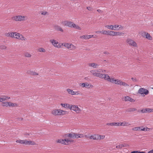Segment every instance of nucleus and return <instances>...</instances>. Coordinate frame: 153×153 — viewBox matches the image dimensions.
Masks as SVG:
<instances>
[{
	"label": "nucleus",
	"mask_w": 153,
	"mask_h": 153,
	"mask_svg": "<svg viewBox=\"0 0 153 153\" xmlns=\"http://www.w3.org/2000/svg\"><path fill=\"white\" fill-rule=\"evenodd\" d=\"M23 144L28 145H34L35 144L34 142L27 140H24Z\"/></svg>",
	"instance_id": "nucleus-13"
},
{
	"label": "nucleus",
	"mask_w": 153,
	"mask_h": 153,
	"mask_svg": "<svg viewBox=\"0 0 153 153\" xmlns=\"http://www.w3.org/2000/svg\"><path fill=\"white\" fill-rule=\"evenodd\" d=\"M138 93L141 94L147 95L149 93L148 90L144 88H140L138 91Z\"/></svg>",
	"instance_id": "nucleus-5"
},
{
	"label": "nucleus",
	"mask_w": 153,
	"mask_h": 153,
	"mask_svg": "<svg viewBox=\"0 0 153 153\" xmlns=\"http://www.w3.org/2000/svg\"><path fill=\"white\" fill-rule=\"evenodd\" d=\"M88 36L89 35H83L80 36V38H82L85 39H88L90 38V37H88Z\"/></svg>",
	"instance_id": "nucleus-28"
},
{
	"label": "nucleus",
	"mask_w": 153,
	"mask_h": 153,
	"mask_svg": "<svg viewBox=\"0 0 153 153\" xmlns=\"http://www.w3.org/2000/svg\"><path fill=\"white\" fill-rule=\"evenodd\" d=\"M20 35H21V34H19L18 33L16 32L14 38L17 39H19V37H20Z\"/></svg>",
	"instance_id": "nucleus-35"
},
{
	"label": "nucleus",
	"mask_w": 153,
	"mask_h": 153,
	"mask_svg": "<svg viewBox=\"0 0 153 153\" xmlns=\"http://www.w3.org/2000/svg\"><path fill=\"white\" fill-rule=\"evenodd\" d=\"M54 27L56 30L58 31H60L61 32H63V30L62 29V28L59 26L56 25Z\"/></svg>",
	"instance_id": "nucleus-19"
},
{
	"label": "nucleus",
	"mask_w": 153,
	"mask_h": 153,
	"mask_svg": "<svg viewBox=\"0 0 153 153\" xmlns=\"http://www.w3.org/2000/svg\"><path fill=\"white\" fill-rule=\"evenodd\" d=\"M126 42L130 46L134 47H137V44L136 42L131 39L128 38L126 40Z\"/></svg>",
	"instance_id": "nucleus-4"
},
{
	"label": "nucleus",
	"mask_w": 153,
	"mask_h": 153,
	"mask_svg": "<svg viewBox=\"0 0 153 153\" xmlns=\"http://www.w3.org/2000/svg\"><path fill=\"white\" fill-rule=\"evenodd\" d=\"M145 38L147 39L150 40H151L152 39V37L150 36V35L148 33H147V34H146V37Z\"/></svg>",
	"instance_id": "nucleus-32"
},
{
	"label": "nucleus",
	"mask_w": 153,
	"mask_h": 153,
	"mask_svg": "<svg viewBox=\"0 0 153 153\" xmlns=\"http://www.w3.org/2000/svg\"><path fill=\"white\" fill-rule=\"evenodd\" d=\"M123 147V145L122 144H120L118 145L117 146H116V148L117 149H120V148H122Z\"/></svg>",
	"instance_id": "nucleus-48"
},
{
	"label": "nucleus",
	"mask_w": 153,
	"mask_h": 153,
	"mask_svg": "<svg viewBox=\"0 0 153 153\" xmlns=\"http://www.w3.org/2000/svg\"><path fill=\"white\" fill-rule=\"evenodd\" d=\"M20 37H19V39H21L22 40H25V38L21 34L20 35Z\"/></svg>",
	"instance_id": "nucleus-43"
},
{
	"label": "nucleus",
	"mask_w": 153,
	"mask_h": 153,
	"mask_svg": "<svg viewBox=\"0 0 153 153\" xmlns=\"http://www.w3.org/2000/svg\"><path fill=\"white\" fill-rule=\"evenodd\" d=\"M67 91L68 92V94H70L71 95H75L76 93H75V91H74L68 88L67 89Z\"/></svg>",
	"instance_id": "nucleus-21"
},
{
	"label": "nucleus",
	"mask_w": 153,
	"mask_h": 153,
	"mask_svg": "<svg viewBox=\"0 0 153 153\" xmlns=\"http://www.w3.org/2000/svg\"><path fill=\"white\" fill-rule=\"evenodd\" d=\"M121 82V81L120 80H118L117 79H115L113 78V80L112 82H111L112 83H115L116 84L120 85L121 84L120 83Z\"/></svg>",
	"instance_id": "nucleus-20"
},
{
	"label": "nucleus",
	"mask_w": 153,
	"mask_h": 153,
	"mask_svg": "<svg viewBox=\"0 0 153 153\" xmlns=\"http://www.w3.org/2000/svg\"><path fill=\"white\" fill-rule=\"evenodd\" d=\"M7 48V47L4 45H2L0 46V49H5Z\"/></svg>",
	"instance_id": "nucleus-46"
},
{
	"label": "nucleus",
	"mask_w": 153,
	"mask_h": 153,
	"mask_svg": "<svg viewBox=\"0 0 153 153\" xmlns=\"http://www.w3.org/2000/svg\"><path fill=\"white\" fill-rule=\"evenodd\" d=\"M25 56L26 57H30L31 56V55L30 53H27L25 54Z\"/></svg>",
	"instance_id": "nucleus-52"
},
{
	"label": "nucleus",
	"mask_w": 153,
	"mask_h": 153,
	"mask_svg": "<svg viewBox=\"0 0 153 153\" xmlns=\"http://www.w3.org/2000/svg\"><path fill=\"white\" fill-rule=\"evenodd\" d=\"M126 111L128 112H133L137 111V109L135 108H128L126 110Z\"/></svg>",
	"instance_id": "nucleus-18"
},
{
	"label": "nucleus",
	"mask_w": 153,
	"mask_h": 153,
	"mask_svg": "<svg viewBox=\"0 0 153 153\" xmlns=\"http://www.w3.org/2000/svg\"><path fill=\"white\" fill-rule=\"evenodd\" d=\"M97 11L98 12L100 13H102V11L101 10H100V9H98L97 10Z\"/></svg>",
	"instance_id": "nucleus-60"
},
{
	"label": "nucleus",
	"mask_w": 153,
	"mask_h": 153,
	"mask_svg": "<svg viewBox=\"0 0 153 153\" xmlns=\"http://www.w3.org/2000/svg\"><path fill=\"white\" fill-rule=\"evenodd\" d=\"M107 125H110V126H113V123H107Z\"/></svg>",
	"instance_id": "nucleus-55"
},
{
	"label": "nucleus",
	"mask_w": 153,
	"mask_h": 153,
	"mask_svg": "<svg viewBox=\"0 0 153 153\" xmlns=\"http://www.w3.org/2000/svg\"><path fill=\"white\" fill-rule=\"evenodd\" d=\"M38 51L39 52H45V50L43 48H40L38 49Z\"/></svg>",
	"instance_id": "nucleus-36"
},
{
	"label": "nucleus",
	"mask_w": 153,
	"mask_h": 153,
	"mask_svg": "<svg viewBox=\"0 0 153 153\" xmlns=\"http://www.w3.org/2000/svg\"><path fill=\"white\" fill-rule=\"evenodd\" d=\"M50 41L54 47L58 48H60L61 47V45H60L59 44L58 45V43L56 42L55 40L51 39Z\"/></svg>",
	"instance_id": "nucleus-11"
},
{
	"label": "nucleus",
	"mask_w": 153,
	"mask_h": 153,
	"mask_svg": "<svg viewBox=\"0 0 153 153\" xmlns=\"http://www.w3.org/2000/svg\"><path fill=\"white\" fill-rule=\"evenodd\" d=\"M10 34V37L14 38V36H15V33H11Z\"/></svg>",
	"instance_id": "nucleus-51"
},
{
	"label": "nucleus",
	"mask_w": 153,
	"mask_h": 153,
	"mask_svg": "<svg viewBox=\"0 0 153 153\" xmlns=\"http://www.w3.org/2000/svg\"><path fill=\"white\" fill-rule=\"evenodd\" d=\"M76 93L75 95H79L80 94V93L78 91H75Z\"/></svg>",
	"instance_id": "nucleus-63"
},
{
	"label": "nucleus",
	"mask_w": 153,
	"mask_h": 153,
	"mask_svg": "<svg viewBox=\"0 0 153 153\" xmlns=\"http://www.w3.org/2000/svg\"><path fill=\"white\" fill-rule=\"evenodd\" d=\"M61 105L62 107H63L65 108H68V109H70L71 105H70L68 104H61Z\"/></svg>",
	"instance_id": "nucleus-24"
},
{
	"label": "nucleus",
	"mask_w": 153,
	"mask_h": 153,
	"mask_svg": "<svg viewBox=\"0 0 153 153\" xmlns=\"http://www.w3.org/2000/svg\"><path fill=\"white\" fill-rule=\"evenodd\" d=\"M103 53L104 54H110V53L108 52H107V51H104L103 52Z\"/></svg>",
	"instance_id": "nucleus-61"
},
{
	"label": "nucleus",
	"mask_w": 153,
	"mask_h": 153,
	"mask_svg": "<svg viewBox=\"0 0 153 153\" xmlns=\"http://www.w3.org/2000/svg\"><path fill=\"white\" fill-rule=\"evenodd\" d=\"M61 110L60 109H56L53 110L52 111V114L54 115H60Z\"/></svg>",
	"instance_id": "nucleus-14"
},
{
	"label": "nucleus",
	"mask_w": 153,
	"mask_h": 153,
	"mask_svg": "<svg viewBox=\"0 0 153 153\" xmlns=\"http://www.w3.org/2000/svg\"><path fill=\"white\" fill-rule=\"evenodd\" d=\"M147 33H146V32H143L142 33H141V35L142 36H143V37H146V34H147Z\"/></svg>",
	"instance_id": "nucleus-50"
},
{
	"label": "nucleus",
	"mask_w": 153,
	"mask_h": 153,
	"mask_svg": "<svg viewBox=\"0 0 153 153\" xmlns=\"http://www.w3.org/2000/svg\"><path fill=\"white\" fill-rule=\"evenodd\" d=\"M105 27L107 28L108 29L111 30H114V25H107L105 26Z\"/></svg>",
	"instance_id": "nucleus-27"
},
{
	"label": "nucleus",
	"mask_w": 153,
	"mask_h": 153,
	"mask_svg": "<svg viewBox=\"0 0 153 153\" xmlns=\"http://www.w3.org/2000/svg\"><path fill=\"white\" fill-rule=\"evenodd\" d=\"M23 141L24 140H17L16 141V142L17 143H19L21 144L23 143Z\"/></svg>",
	"instance_id": "nucleus-49"
},
{
	"label": "nucleus",
	"mask_w": 153,
	"mask_h": 153,
	"mask_svg": "<svg viewBox=\"0 0 153 153\" xmlns=\"http://www.w3.org/2000/svg\"><path fill=\"white\" fill-rule=\"evenodd\" d=\"M102 78H101V79H104L105 80H107L108 81L110 82H112L113 80V78H111L107 74H102Z\"/></svg>",
	"instance_id": "nucleus-7"
},
{
	"label": "nucleus",
	"mask_w": 153,
	"mask_h": 153,
	"mask_svg": "<svg viewBox=\"0 0 153 153\" xmlns=\"http://www.w3.org/2000/svg\"><path fill=\"white\" fill-rule=\"evenodd\" d=\"M140 111L142 113L153 112V109L146 108L141 110Z\"/></svg>",
	"instance_id": "nucleus-15"
},
{
	"label": "nucleus",
	"mask_w": 153,
	"mask_h": 153,
	"mask_svg": "<svg viewBox=\"0 0 153 153\" xmlns=\"http://www.w3.org/2000/svg\"><path fill=\"white\" fill-rule=\"evenodd\" d=\"M84 135L83 134H76V138H82L83 137Z\"/></svg>",
	"instance_id": "nucleus-34"
},
{
	"label": "nucleus",
	"mask_w": 153,
	"mask_h": 153,
	"mask_svg": "<svg viewBox=\"0 0 153 153\" xmlns=\"http://www.w3.org/2000/svg\"><path fill=\"white\" fill-rule=\"evenodd\" d=\"M140 127H136L133 128L132 130L134 131H140Z\"/></svg>",
	"instance_id": "nucleus-39"
},
{
	"label": "nucleus",
	"mask_w": 153,
	"mask_h": 153,
	"mask_svg": "<svg viewBox=\"0 0 153 153\" xmlns=\"http://www.w3.org/2000/svg\"><path fill=\"white\" fill-rule=\"evenodd\" d=\"M47 13V12H43L41 14L42 15H45Z\"/></svg>",
	"instance_id": "nucleus-57"
},
{
	"label": "nucleus",
	"mask_w": 153,
	"mask_h": 153,
	"mask_svg": "<svg viewBox=\"0 0 153 153\" xmlns=\"http://www.w3.org/2000/svg\"><path fill=\"white\" fill-rule=\"evenodd\" d=\"M80 85H81L82 87H85L87 88H89V86L90 84L87 83H80Z\"/></svg>",
	"instance_id": "nucleus-22"
},
{
	"label": "nucleus",
	"mask_w": 153,
	"mask_h": 153,
	"mask_svg": "<svg viewBox=\"0 0 153 153\" xmlns=\"http://www.w3.org/2000/svg\"><path fill=\"white\" fill-rule=\"evenodd\" d=\"M125 100L126 101H130L131 102H134V100L128 96H127L125 97Z\"/></svg>",
	"instance_id": "nucleus-23"
},
{
	"label": "nucleus",
	"mask_w": 153,
	"mask_h": 153,
	"mask_svg": "<svg viewBox=\"0 0 153 153\" xmlns=\"http://www.w3.org/2000/svg\"><path fill=\"white\" fill-rule=\"evenodd\" d=\"M149 128H143V127H141V128L140 129V131H147L149 129Z\"/></svg>",
	"instance_id": "nucleus-47"
},
{
	"label": "nucleus",
	"mask_w": 153,
	"mask_h": 153,
	"mask_svg": "<svg viewBox=\"0 0 153 153\" xmlns=\"http://www.w3.org/2000/svg\"><path fill=\"white\" fill-rule=\"evenodd\" d=\"M70 109L75 111L77 113H78L80 111V109L77 105H71Z\"/></svg>",
	"instance_id": "nucleus-8"
},
{
	"label": "nucleus",
	"mask_w": 153,
	"mask_h": 153,
	"mask_svg": "<svg viewBox=\"0 0 153 153\" xmlns=\"http://www.w3.org/2000/svg\"><path fill=\"white\" fill-rule=\"evenodd\" d=\"M131 79L134 82H136L137 81L135 78L132 77L131 78Z\"/></svg>",
	"instance_id": "nucleus-56"
},
{
	"label": "nucleus",
	"mask_w": 153,
	"mask_h": 153,
	"mask_svg": "<svg viewBox=\"0 0 153 153\" xmlns=\"http://www.w3.org/2000/svg\"><path fill=\"white\" fill-rule=\"evenodd\" d=\"M94 136H95V138H94L95 140H97L99 139L100 136L98 134H95Z\"/></svg>",
	"instance_id": "nucleus-45"
},
{
	"label": "nucleus",
	"mask_w": 153,
	"mask_h": 153,
	"mask_svg": "<svg viewBox=\"0 0 153 153\" xmlns=\"http://www.w3.org/2000/svg\"><path fill=\"white\" fill-rule=\"evenodd\" d=\"M120 83H121L120 84V85H122L124 86H129V85L128 84H127V83H126L125 82H122L121 81V82Z\"/></svg>",
	"instance_id": "nucleus-33"
},
{
	"label": "nucleus",
	"mask_w": 153,
	"mask_h": 153,
	"mask_svg": "<svg viewBox=\"0 0 153 153\" xmlns=\"http://www.w3.org/2000/svg\"><path fill=\"white\" fill-rule=\"evenodd\" d=\"M100 136L99 139H103L105 138V136L104 135H99Z\"/></svg>",
	"instance_id": "nucleus-54"
},
{
	"label": "nucleus",
	"mask_w": 153,
	"mask_h": 153,
	"mask_svg": "<svg viewBox=\"0 0 153 153\" xmlns=\"http://www.w3.org/2000/svg\"><path fill=\"white\" fill-rule=\"evenodd\" d=\"M74 141L68 139H58L56 141L57 143H61L64 145H68L69 143L73 142Z\"/></svg>",
	"instance_id": "nucleus-2"
},
{
	"label": "nucleus",
	"mask_w": 153,
	"mask_h": 153,
	"mask_svg": "<svg viewBox=\"0 0 153 153\" xmlns=\"http://www.w3.org/2000/svg\"><path fill=\"white\" fill-rule=\"evenodd\" d=\"M61 24L64 26H67L68 27L73 28L75 24L73 22L68 21H65L62 22Z\"/></svg>",
	"instance_id": "nucleus-3"
},
{
	"label": "nucleus",
	"mask_w": 153,
	"mask_h": 153,
	"mask_svg": "<svg viewBox=\"0 0 153 153\" xmlns=\"http://www.w3.org/2000/svg\"><path fill=\"white\" fill-rule=\"evenodd\" d=\"M130 153H146L145 152H140L138 151H134L131 152Z\"/></svg>",
	"instance_id": "nucleus-37"
},
{
	"label": "nucleus",
	"mask_w": 153,
	"mask_h": 153,
	"mask_svg": "<svg viewBox=\"0 0 153 153\" xmlns=\"http://www.w3.org/2000/svg\"><path fill=\"white\" fill-rule=\"evenodd\" d=\"M20 37H19V39H21L22 40H25V38L21 34L20 35Z\"/></svg>",
	"instance_id": "nucleus-44"
},
{
	"label": "nucleus",
	"mask_w": 153,
	"mask_h": 153,
	"mask_svg": "<svg viewBox=\"0 0 153 153\" xmlns=\"http://www.w3.org/2000/svg\"><path fill=\"white\" fill-rule=\"evenodd\" d=\"M24 16H18L13 17L12 19L16 21H21L24 20Z\"/></svg>",
	"instance_id": "nucleus-10"
},
{
	"label": "nucleus",
	"mask_w": 153,
	"mask_h": 153,
	"mask_svg": "<svg viewBox=\"0 0 153 153\" xmlns=\"http://www.w3.org/2000/svg\"><path fill=\"white\" fill-rule=\"evenodd\" d=\"M73 28H74L80 30H81V28L78 25H76L75 24V26L74 25V26Z\"/></svg>",
	"instance_id": "nucleus-38"
},
{
	"label": "nucleus",
	"mask_w": 153,
	"mask_h": 153,
	"mask_svg": "<svg viewBox=\"0 0 153 153\" xmlns=\"http://www.w3.org/2000/svg\"><path fill=\"white\" fill-rule=\"evenodd\" d=\"M87 138H89L90 139H93V140H94L95 136L94 135H91L89 137H88Z\"/></svg>",
	"instance_id": "nucleus-53"
},
{
	"label": "nucleus",
	"mask_w": 153,
	"mask_h": 153,
	"mask_svg": "<svg viewBox=\"0 0 153 153\" xmlns=\"http://www.w3.org/2000/svg\"><path fill=\"white\" fill-rule=\"evenodd\" d=\"M148 153H153V149L149 151Z\"/></svg>",
	"instance_id": "nucleus-64"
},
{
	"label": "nucleus",
	"mask_w": 153,
	"mask_h": 153,
	"mask_svg": "<svg viewBox=\"0 0 153 153\" xmlns=\"http://www.w3.org/2000/svg\"><path fill=\"white\" fill-rule=\"evenodd\" d=\"M89 66L92 67L94 68H97V65L95 63H89L88 64Z\"/></svg>",
	"instance_id": "nucleus-26"
},
{
	"label": "nucleus",
	"mask_w": 153,
	"mask_h": 153,
	"mask_svg": "<svg viewBox=\"0 0 153 153\" xmlns=\"http://www.w3.org/2000/svg\"><path fill=\"white\" fill-rule=\"evenodd\" d=\"M97 33H101L104 34L110 35V30L97 31L95 32Z\"/></svg>",
	"instance_id": "nucleus-17"
},
{
	"label": "nucleus",
	"mask_w": 153,
	"mask_h": 153,
	"mask_svg": "<svg viewBox=\"0 0 153 153\" xmlns=\"http://www.w3.org/2000/svg\"><path fill=\"white\" fill-rule=\"evenodd\" d=\"M92 75L94 76L99 77L100 78H102L103 76L102 74H100V73L103 72V71L102 69H99L95 70H93L90 71Z\"/></svg>",
	"instance_id": "nucleus-1"
},
{
	"label": "nucleus",
	"mask_w": 153,
	"mask_h": 153,
	"mask_svg": "<svg viewBox=\"0 0 153 153\" xmlns=\"http://www.w3.org/2000/svg\"><path fill=\"white\" fill-rule=\"evenodd\" d=\"M130 124H129L128 122H122L121 123L120 125L123 126H126L128 125H130Z\"/></svg>",
	"instance_id": "nucleus-29"
},
{
	"label": "nucleus",
	"mask_w": 153,
	"mask_h": 153,
	"mask_svg": "<svg viewBox=\"0 0 153 153\" xmlns=\"http://www.w3.org/2000/svg\"><path fill=\"white\" fill-rule=\"evenodd\" d=\"M110 36H121L124 34V33L121 32H115L112 30H110Z\"/></svg>",
	"instance_id": "nucleus-6"
},
{
	"label": "nucleus",
	"mask_w": 153,
	"mask_h": 153,
	"mask_svg": "<svg viewBox=\"0 0 153 153\" xmlns=\"http://www.w3.org/2000/svg\"><path fill=\"white\" fill-rule=\"evenodd\" d=\"M1 96L2 97V98H3V102L10 98V97L5 96Z\"/></svg>",
	"instance_id": "nucleus-30"
},
{
	"label": "nucleus",
	"mask_w": 153,
	"mask_h": 153,
	"mask_svg": "<svg viewBox=\"0 0 153 153\" xmlns=\"http://www.w3.org/2000/svg\"><path fill=\"white\" fill-rule=\"evenodd\" d=\"M88 37H90V38H92V37H94V38H95V37H94V35H89V36H88Z\"/></svg>",
	"instance_id": "nucleus-62"
},
{
	"label": "nucleus",
	"mask_w": 153,
	"mask_h": 153,
	"mask_svg": "<svg viewBox=\"0 0 153 153\" xmlns=\"http://www.w3.org/2000/svg\"><path fill=\"white\" fill-rule=\"evenodd\" d=\"M114 30H121L123 29L124 27L121 25H114Z\"/></svg>",
	"instance_id": "nucleus-16"
},
{
	"label": "nucleus",
	"mask_w": 153,
	"mask_h": 153,
	"mask_svg": "<svg viewBox=\"0 0 153 153\" xmlns=\"http://www.w3.org/2000/svg\"><path fill=\"white\" fill-rule=\"evenodd\" d=\"M76 134L74 133H68L65 134L64 137L72 138H76Z\"/></svg>",
	"instance_id": "nucleus-9"
},
{
	"label": "nucleus",
	"mask_w": 153,
	"mask_h": 153,
	"mask_svg": "<svg viewBox=\"0 0 153 153\" xmlns=\"http://www.w3.org/2000/svg\"><path fill=\"white\" fill-rule=\"evenodd\" d=\"M2 106H9V104H10V102H2Z\"/></svg>",
	"instance_id": "nucleus-31"
},
{
	"label": "nucleus",
	"mask_w": 153,
	"mask_h": 153,
	"mask_svg": "<svg viewBox=\"0 0 153 153\" xmlns=\"http://www.w3.org/2000/svg\"><path fill=\"white\" fill-rule=\"evenodd\" d=\"M113 123V125L115 126H120V124L121 123H119V122H117L115 123L114 122Z\"/></svg>",
	"instance_id": "nucleus-40"
},
{
	"label": "nucleus",
	"mask_w": 153,
	"mask_h": 153,
	"mask_svg": "<svg viewBox=\"0 0 153 153\" xmlns=\"http://www.w3.org/2000/svg\"><path fill=\"white\" fill-rule=\"evenodd\" d=\"M87 9L89 11H91L92 8L90 7H87Z\"/></svg>",
	"instance_id": "nucleus-58"
},
{
	"label": "nucleus",
	"mask_w": 153,
	"mask_h": 153,
	"mask_svg": "<svg viewBox=\"0 0 153 153\" xmlns=\"http://www.w3.org/2000/svg\"><path fill=\"white\" fill-rule=\"evenodd\" d=\"M27 73L28 74H29L31 75H38V74L37 73H36L35 72H33V71H27Z\"/></svg>",
	"instance_id": "nucleus-25"
},
{
	"label": "nucleus",
	"mask_w": 153,
	"mask_h": 153,
	"mask_svg": "<svg viewBox=\"0 0 153 153\" xmlns=\"http://www.w3.org/2000/svg\"><path fill=\"white\" fill-rule=\"evenodd\" d=\"M17 105V104L16 103H13L10 102V104H9V106L14 107L16 106Z\"/></svg>",
	"instance_id": "nucleus-41"
},
{
	"label": "nucleus",
	"mask_w": 153,
	"mask_h": 153,
	"mask_svg": "<svg viewBox=\"0 0 153 153\" xmlns=\"http://www.w3.org/2000/svg\"><path fill=\"white\" fill-rule=\"evenodd\" d=\"M10 33H6V36H10Z\"/></svg>",
	"instance_id": "nucleus-59"
},
{
	"label": "nucleus",
	"mask_w": 153,
	"mask_h": 153,
	"mask_svg": "<svg viewBox=\"0 0 153 153\" xmlns=\"http://www.w3.org/2000/svg\"><path fill=\"white\" fill-rule=\"evenodd\" d=\"M60 112H61V113L60 114V115L62 114H65L67 113V111H63L61 110Z\"/></svg>",
	"instance_id": "nucleus-42"
},
{
	"label": "nucleus",
	"mask_w": 153,
	"mask_h": 153,
	"mask_svg": "<svg viewBox=\"0 0 153 153\" xmlns=\"http://www.w3.org/2000/svg\"><path fill=\"white\" fill-rule=\"evenodd\" d=\"M64 46L71 50H73L75 48V47L72 44L66 43L64 45Z\"/></svg>",
	"instance_id": "nucleus-12"
}]
</instances>
